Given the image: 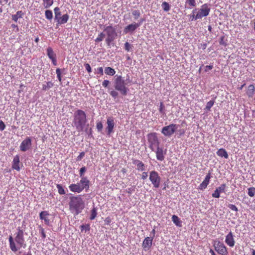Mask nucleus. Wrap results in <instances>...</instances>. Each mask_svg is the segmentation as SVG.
Wrapping results in <instances>:
<instances>
[{"mask_svg":"<svg viewBox=\"0 0 255 255\" xmlns=\"http://www.w3.org/2000/svg\"><path fill=\"white\" fill-rule=\"evenodd\" d=\"M97 209L96 208L94 207L91 210V216L90 217V220H94L97 216Z\"/></svg>","mask_w":255,"mask_h":255,"instance_id":"39","label":"nucleus"},{"mask_svg":"<svg viewBox=\"0 0 255 255\" xmlns=\"http://www.w3.org/2000/svg\"><path fill=\"white\" fill-rule=\"evenodd\" d=\"M185 4L189 6V8H191V7H196L197 5L195 0H186Z\"/></svg>","mask_w":255,"mask_h":255,"instance_id":"31","label":"nucleus"},{"mask_svg":"<svg viewBox=\"0 0 255 255\" xmlns=\"http://www.w3.org/2000/svg\"><path fill=\"white\" fill-rule=\"evenodd\" d=\"M133 46L129 44L128 42H126L125 43V49L127 51H130L132 50Z\"/></svg>","mask_w":255,"mask_h":255,"instance_id":"44","label":"nucleus"},{"mask_svg":"<svg viewBox=\"0 0 255 255\" xmlns=\"http://www.w3.org/2000/svg\"><path fill=\"white\" fill-rule=\"evenodd\" d=\"M105 36V34H104L103 32H101L98 35V36L95 40V42H99L102 41Z\"/></svg>","mask_w":255,"mask_h":255,"instance_id":"41","label":"nucleus"},{"mask_svg":"<svg viewBox=\"0 0 255 255\" xmlns=\"http://www.w3.org/2000/svg\"><path fill=\"white\" fill-rule=\"evenodd\" d=\"M23 13L22 11H17L15 14L12 15V19L15 22H17L18 19L22 17Z\"/></svg>","mask_w":255,"mask_h":255,"instance_id":"29","label":"nucleus"},{"mask_svg":"<svg viewBox=\"0 0 255 255\" xmlns=\"http://www.w3.org/2000/svg\"><path fill=\"white\" fill-rule=\"evenodd\" d=\"M255 93V87L253 84L249 85L248 87L247 95L249 98H252Z\"/></svg>","mask_w":255,"mask_h":255,"instance_id":"24","label":"nucleus"},{"mask_svg":"<svg viewBox=\"0 0 255 255\" xmlns=\"http://www.w3.org/2000/svg\"><path fill=\"white\" fill-rule=\"evenodd\" d=\"M159 111L161 114H162L163 115L165 114V107L163 102L160 103V108L159 109Z\"/></svg>","mask_w":255,"mask_h":255,"instance_id":"45","label":"nucleus"},{"mask_svg":"<svg viewBox=\"0 0 255 255\" xmlns=\"http://www.w3.org/2000/svg\"><path fill=\"white\" fill-rule=\"evenodd\" d=\"M219 43L220 45L226 46L227 45V40H225V36H221L220 38Z\"/></svg>","mask_w":255,"mask_h":255,"instance_id":"47","label":"nucleus"},{"mask_svg":"<svg viewBox=\"0 0 255 255\" xmlns=\"http://www.w3.org/2000/svg\"><path fill=\"white\" fill-rule=\"evenodd\" d=\"M212 177L211 173L209 171L206 175L204 180L198 186V189L204 190L205 189L210 183V179Z\"/></svg>","mask_w":255,"mask_h":255,"instance_id":"14","label":"nucleus"},{"mask_svg":"<svg viewBox=\"0 0 255 255\" xmlns=\"http://www.w3.org/2000/svg\"><path fill=\"white\" fill-rule=\"evenodd\" d=\"M149 179L155 188H158L160 186L161 178L157 172L152 170L149 172Z\"/></svg>","mask_w":255,"mask_h":255,"instance_id":"9","label":"nucleus"},{"mask_svg":"<svg viewBox=\"0 0 255 255\" xmlns=\"http://www.w3.org/2000/svg\"><path fill=\"white\" fill-rule=\"evenodd\" d=\"M16 230L14 238L11 235L8 238L9 248L14 253L16 252L21 248H25L26 246L24 238V230L19 227Z\"/></svg>","mask_w":255,"mask_h":255,"instance_id":"1","label":"nucleus"},{"mask_svg":"<svg viewBox=\"0 0 255 255\" xmlns=\"http://www.w3.org/2000/svg\"><path fill=\"white\" fill-rule=\"evenodd\" d=\"M45 8L50 7L53 3V0H42Z\"/></svg>","mask_w":255,"mask_h":255,"instance_id":"33","label":"nucleus"},{"mask_svg":"<svg viewBox=\"0 0 255 255\" xmlns=\"http://www.w3.org/2000/svg\"><path fill=\"white\" fill-rule=\"evenodd\" d=\"M84 66L86 68V70L87 71L88 73H90L92 72V69L91 68L90 65L88 63H85Z\"/></svg>","mask_w":255,"mask_h":255,"instance_id":"55","label":"nucleus"},{"mask_svg":"<svg viewBox=\"0 0 255 255\" xmlns=\"http://www.w3.org/2000/svg\"><path fill=\"white\" fill-rule=\"evenodd\" d=\"M56 73L57 74V77L58 80L61 82V71L59 68H57L56 70Z\"/></svg>","mask_w":255,"mask_h":255,"instance_id":"52","label":"nucleus"},{"mask_svg":"<svg viewBox=\"0 0 255 255\" xmlns=\"http://www.w3.org/2000/svg\"><path fill=\"white\" fill-rule=\"evenodd\" d=\"M207 47V44L206 43H201L200 44L199 46L200 48H202V49L204 50Z\"/></svg>","mask_w":255,"mask_h":255,"instance_id":"62","label":"nucleus"},{"mask_svg":"<svg viewBox=\"0 0 255 255\" xmlns=\"http://www.w3.org/2000/svg\"><path fill=\"white\" fill-rule=\"evenodd\" d=\"M179 125L171 124L168 126L163 127L161 132L166 137L171 136L177 130Z\"/></svg>","mask_w":255,"mask_h":255,"instance_id":"7","label":"nucleus"},{"mask_svg":"<svg viewBox=\"0 0 255 255\" xmlns=\"http://www.w3.org/2000/svg\"><path fill=\"white\" fill-rule=\"evenodd\" d=\"M248 194L250 197H254L255 195V187H250L248 188Z\"/></svg>","mask_w":255,"mask_h":255,"instance_id":"42","label":"nucleus"},{"mask_svg":"<svg viewBox=\"0 0 255 255\" xmlns=\"http://www.w3.org/2000/svg\"><path fill=\"white\" fill-rule=\"evenodd\" d=\"M86 123V115L84 111L77 110L74 112L72 123L78 131L83 130Z\"/></svg>","mask_w":255,"mask_h":255,"instance_id":"3","label":"nucleus"},{"mask_svg":"<svg viewBox=\"0 0 255 255\" xmlns=\"http://www.w3.org/2000/svg\"><path fill=\"white\" fill-rule=\"evenodd\" d=\"M56 187L58 189V193L60 195L65 194V193H66L65 191L61 185L57 184H56Z\"/></svg>","mask_w":255,"mask_h":255,"instance_id":"38","label":"nucleus"},{"mask_svg":"<svg viewBox=\"0 0 255 255\" xmlns=\"http://www.w3.org/2000/svg\"><path fill=\"white\" fill-rule=\"evenodd\" d=\"M5 126L4 123L2 121H0V130L2 131L4 129Z\"/></svg>","mask_w":255,"mask_h":255,"instance_id":"58","label":"nucleus"},{"mask_svg":"<svg viewBox=\"0 0 255 255\" xmlns=\"http://www.w3.org/2000/svg\"><path fill=\"white\" fill-rule=\"evenodd\" d=\"M138 27H139V24H137L136 22H133L132 23L127 25L124 28V33L125 34L132 33H133Z\"/></svg>","mask_w":255,"mask_h":255,"instance_id":"18","label":"nucleus"},{"mask_svg":"<svg viewBox=\"0 0 255 255\" xmlns=\"http://www.w3.org/2000/svg\"><path fill=\"white\" fill-rule=\"evenodd\" d=\"M111 219L109 217L106 218L105 222L107 224H109L111 222Z\"/></svg>","mask_w":255,"mask_h":255,"instance_id":"64","label":"nucleus"},{"mask_svg":"<svg viewBox=\"0 0 255 255\" xmlns=\"http://www.w3.org/2000/svg\"><path fill=\"white\" fill-rule=\"evenodd\" d=\"M86 171V167L84 166L81 168L79 170V176L81 177V179H82L83 178H85L87 180H89L87 177L84 176Z\"/></svg>","mask_w":255,"mask_h":255,"instance_id":"32","label":"nucleus"},{"mask_svg":"<svg viewBox=\"0 0 255 255\" xmlns=\"http://www.w3.org/2000/svg\"><path fill=\"white\" fill-rule=\"evenodd\" d=\"M217 154L218 156L224 157L226 159L228 158L229 156L226 150L224 148H220L217 151Z\"/></svg>","mask_w":255,"mask_h":255,"instance_id":"26","label":"nucleus"},{"mask_svg":"<svg viewBox=\"0 0 255 255\" xmlns=\"http://www.w3.org/2000/svg\"><path fill=\"white\" fill-rule=\"evenodd\" d=\"M153 237H146L144 239L142 243V248L144 251L149 250L152 244Z\"/></svg>","mask_w":255,"mask_h":255,"instance_id":"20","label":"nucleus"},{"mask_svg":"<svg viewBox=\"0 0 255 255\" xmlns=\"http://www.w3.org/2000/svg\"><path fill=\"white\" fill-rule=\"evenodd\" d=\"M107 124L106 130L107 131V135L110 136L111 133L113 132L115 126V123L113 117H108L107 118Z\"/></svg>","mask_w":255,"mask_h":255,"instance_id":"16","label":"nucleus"},{"mask_svg":"<svg viewBox=\"0 0 255 255\" xmlns=\"http://www.w3.org/2000/svg\"><path fill=\"white\" fill-rule=\"evenodd\" d=\"M97 128L99 131H101L103 129V124L101 122H98L96 125Z\"/></svg>","mask_w":255,"mask_h":255,"instance_id":"54","label":"nucleus"},{"mask_svg":"<svg viewBox=\"0 0 255 255\" xmlns=\"http://www.w3.org/2000/svg\"><path fill=\"white\" fill-rule=\"evenodd\" d=\"M46 52L47 56L51 60L53 65L56 66L57 64L56 54L54 52L53 49L51 47H48L46 49Z\"/></svg>","mask_w":255,"mask_h":255,"instance_id":"13","label":"nucleus"},{"mask_svg":"<svg viewBox=\"0 0 255 255\" xmlns=\"http://www.w3.org/2000/svg\"><path fill=\"white\" fill-rule=\"evenodd\" d=\"M210 8L207 3L203 4L200 9H198V12L196 13V17L199 19H202L203 17H206L209 14Z\"/></svg>","mask_w":255,"mask_h":255,"instance_id":"11","label":"nucleus"},{"mask_svg":"<svg viewBox=\"0 0 255 255\" xmlns=\"http://www.w3.org/2000/svg\"><path fill=\"white\" fill-rule=\"evenodd\" d=\"M104 71L106 75L109 76H114L116 73L115 69L110 67H106Z\"/></svg>","mask_w":255,"mask_h":255,"instance_id":"28","label":"nucleus"},{"mask_svg":"<svg viewBox=\"0 0 255 255\" xmlns=\"http://www.w3.org/2000/svg\"><path fill=\"white\" fill-rule=\"evenodd\" d=\"M148 177V172L146 171H144L141 174V179L142 180H145Z\"/></svg>","mask_w":255,"mask_h":255,"instance_id":"56","label":"nucleus"},{"mask_svg":"<svg viewBox=\"0 0 255 255\" xmlns=\"http://www.w3.org/2000/svg\"><path fill=\"white\" fill-rule=\"evenodd\" d=\"M45 15L46 19L48 20L52 19L53 17V13L51 10H46L45 11Z\"/></svg>","mask_w":255,"mask_h":255,"instance_id":"36","label":"nucleus"},{"mask_svg":"<svg viewBox=\"0 0 255 255\" xmlns=\"http://www.w3.org/2000/svg\"><path fill=\"white\" fill-rule=\"evenodd\" d=\"M214 100H211L208 102L206 104L205 110H206L207 111H210L211 108L214 105Z\"/></svg>","mask_w":255,"mask_h":255,"instance_id":"37","label":"nucleus"},{"mask_svg":"<svg viewBox=\"0 0 255 255\" xmlns=\"http://www.w3.org/2000/svg\"><path fill=\"white\" fill-rule=\"evenodd\" d=\"M84 208V202L81 195L72 196L70 198L69 208L74 215H78L81 213Z\"/></svg>","mask_w":255,"mask_h":255,"instance_id":"4","label":"nucleus"},{"mask_svg":"<svg viewBox=\"0 0 255 255\" xmlns=\"http://www.w3.org/2000/svg\"><path fill=\"white\" fill-rule=\"evenodd\" d=\"M132 14L134 16V19L137 20L140 17L141 13L139 10H133L132 11Z\"/></svg>","mask_w":255,"mask_h":255,"instance_id":"35","label":"nucleus"},{"mask_svg":"<svg viewBox=\"0 0 255 255\" xmlns=\"http://www.w3.org/2000/svg\"><path fill=\"white\" fill-rule=\"evenodd\" d=\"M131 82L129 77L125 79L121 75H116L114 77V85L116 90L119 91L122 95L126 96L129 91L128 84Z\"/></svg>","mask_w":255,"mask_h":255,"instance_id":"2","label":"nucleus"},{"mask_svg":"<svg viewBox=\"0 0 255 255\" xmlns=\"http://www.w3.org/2000/svg\"><path fill=\"white\" fill-rule=\"evenodd\" d=\"M172 221L177 227H181L182 222L180 220V218L176 215H173L172 216Z\"/></svg>","mask_w":255,"mask_h":255,"instance_id":"25","label":"nucleus"},{"mask_svg":"<svg viewBox=\"0 0 255 255\" xmlns=\"http://www.w3.org/2000/svg\"><path fill=\"white\" fill-rule=\"evenodd\" d=\"M53 86V83L51 81H49L46 82V84H43L42 90L43 91H47L51 88Z\"/></svg>","mask_w":255,"mask_h":255,"instance_id":"30","label":"nucleus"},{"mask_svg":"<svg viewBox=\"0 0 255 255\" xmlns=\"http://www.w3.org/2000/svg\"><path fill=\"white\" fill-rule=\"evenodd\" d=\"M85 155V152L83 151L81 152L80 154L77 157L76 160L77 161H80L84 156Z\"/></svg>","mask_w":255,"mask_h":255,"instance_id":"48","label":"nucleus"},{"mask_svg":"<svg viewBox=\"0 0 255 255\" xmlns=\"http://www.w3.org/2000/svg\"><path fill=\"white\" fill-rule=\"evenodd\" d=\"M226 185L225 184H222L220 186L216 188L214 192L212 193V197L216 198H219L220 197V193L226 192Z\"/></svg>","mask_w":255,"mask_h":255,"instance_id":"17","label":"nucleus"},{"mask_svg":"<svg viewBox=\"0 0 255 255\" xmlns=\"http://www.w3.org/2000/svg\"><path fill=\"white\" fill-rule=\"evenodd\" d=\"M95 73L99 74L100 76L103 75V69L102 67H98L97 69H95Z\"/></svg>","mask_w":255,"mask_h":255,"instance_id":"46","label":"nucleus"},{"mask_svg":"<svg viewBox=\"0 0 255 255\" xmlns=\"http://www.w3.org/2000/svg\"><path fill=\"white\" fill-rule=\"evenodd\" d=\"M228 207L232 211H234L236 212L238 211V208L235 205L231 204H229Z\"/></svg>","mask_w":255,"mask_h":255,"instance_id":"51","label":"nucleus"},{"mask_svg":"<svg viewBox=\"0 0 255 255\" xmlns=\"http://www.w3.org/2000/svg\"><path fill=\"white\" fill-rule=\"evenodd\" d=\"M166 149L164 150L163 147H160L159 146H158L156 150L155 149L154 151L155 152L156 158L158 160H164L165 158V155L166 154Z\"/></svg>","mask_w":255,"mask_h":255,"instance_id":"15","label":"nucleus"},{"mask_svg":"<svg viewBox=\"0 0 255 255\" xmlns=\"http://www.w3.org/2000/svg\"><path fill=\"white\" fill-rule=\"evenodd\" d=\"M54 11L55 15L61 16V12L60 11L59 7H55L54 9Z\"/></svg>","mask_w":255,"mask_h":255,"instance_id":"53","label":"nucleus"},{"mask_svg":"<svg viewBox=\"0 0 255 255\" xmlns=\"http://www.w3.org/2000/svg\"><path fill=\"white\" fill-rule=\"evenodd\" d=\"M147 139L149 143V147L152 151H154L155 147H158L159 142L155 132L150 133L147 135Z\"/></svg>","mask_w":255,"mask_h":255,"instance_id":"8","label":"nucleus"},{"mask_svg":"<svg viewBox=\"0 0 255 255\" xmlns=\"http://www.w3.org/2000/svg\"><path fill=\"white\" fill-rule=\"evenodd\" d=\"M19 156L18 155H16L14 157L12 162V168L13 169H15L16 170L19 171L20 169L19 167Z\"/></svg>","mask_w":255,"mask_h":255,"instance_id":"23","label":"nucleus"},{"mask_svg":"<svg viewBox=\"0 0 255 255\" xmlns=\"http://www.w3.org/2000/svg\"><path fill=\"white\" fill-rule=\"evenodd\" d=\"M38 229L39 233L41 235L42 238L44 239L46 238V234L45 233L44 229L40 225L38 226Z\"/></svg>","mask_w":255,"mask_h":255,"instance_id":"43","label":"nucleus"},{"mask_svg":"<svg viewBox=\"0 0 255 255\" xmlns=\"http://www.w3.org/2000/svg\"><path fill=\"white\" fill-rule=\"evenodd\" d=\"M161 6L163 8V9L166 11L167 12L170 10V6L169 3L166 1H164L162 2L161 4Z\"/></svg>","mask_w":255,"mask_h":255,"instance_id":"34","label":"nucleus"},{"mask_svg":"<svg viewBox=\"0 0 255 255\" xmlns=\"http://www.w3.org/2000/svg\"><path fill=\"white\" fill-rule=\"evenodd\" d=\"M110 94L113 98L115 99L118 96V92L116 90H112L110 92Z\"/></svg>","mask_w":255,"mask_h":255,"instance_id":"49","label":"nucleus"},{"mask_svg":"<svg viewBox=\"0 0 255 255\" xmlns=\"http://www.w3.org/2000/svg\"><path fill=\"white\" fill-rule=\"evenodd\" d=\"M213 68V66L212 65H207L205 67V71L207 72L210 70L212 69Z\"/></svg>","mask_w":255,"mask_h":255,"instance_id":"60","label":"nucleus"},{"mask_svg":"<svg viewBox=\"0 0 255 255\" xmlns=\"http://www.w3.org/2000/svg\"><path fill=\"white\" fill-rule=\"evenodd\" d=\"M189 17H190V19H191V20L193 21V20H196L197 19H199L198 17H196V14H191L189 15Z\"/></svg>","mask_w":255,"mask_h":255,"instance_id":"57","label":"nucleus"},{"mask_svg":"<svg viewBox=\"0 0 255 255\" xmlns=\"http://www.w3.org/2000/svg\"><path fill=\"white\" fill-rule=\"evenodd\" d=\"M69 18V16L68 14H65L60 17L58 21V24H62L66 23Z\"/></svg>","mask_w":255,"mask_h":255,"instance_id":"27","label":"nucleus"},{"mask_svg":"<svg viewBox=\"0 0 255 255\" xmlns=\"http://www.w3.org/2000/svg\"><path fill=\"white\" fill-rule=\"evenodd\" d=\"M49 215V212L47 211H42L39 213L40 219L43 220L45 225L47 226H49L50 223V220L48 218Z\"/></svg>","mask_w":255,"mask_h":255,"instance_id":"22","label":"nucleus"},{"mask_svg":"<svg viewBox=\"0 0 255 255\" xmlns=\"http://www.w3.org/2000/svg\"><path fill=\"white\" fill-rule=\"evenodd\" d=\"M80 228L81 229V232L85 231V232L86 233L88 231H90V228L89 224H85V225H82L80 226Z\"/></svg>","mask_w":255,"mask_h":255,"instance_id":"40","label":"nucleus"},{"mask_svg":"<svg viewBox=\"0 0 255 255\" xmlns=\"http://www.w3.org/2000/svg\"><path fill=\"white\" fill-rule=\"evenodd\" d=\"M104 31L106 32L107 35L106 42L108 46H110L111 42L115 39L117 36L116 29L112 25H109L104 29Z\"/></svg>","mask_w":255,"mask_h":255,"instance_id":"6","label":"nucleus"},{"mask_svg":"<svg viewBox=\"0 0 255 255\" xmlns=\"http://www.w3.org/2000/svg\"><path fill=\"white\" fill-rule=\"evenodd\" d=\"M135 190V186H133L126 189V192L129 194H132Z\"/></svg>","mask_w":255,"mask_h":255,"instance_id":"50","label":"nucleus"},{"mask_svg":"<svg viewBox=\"0 0 255 255\" xmlns=\"http://www.w3.org/2000/svg\"><path fill=\"white\" fill-rule=\"evenodd\" d=\"M226 244L230 247H233L235 244L233 234L232 232H230L226 236L225 241Z\"/></svg>","mask_w":255,"mask_h":255,"instance_id":"19","label":"nucleus"},{"mask_svg":"<svg viewBox=\"0 0 255 255\" xmlns=\"http://www.w3.org/2000/svg\"><path fill=\"white\" fill-rule=\"evenodd\" d=\"M11 27L13 28V30L15 31V32H18L19 31V28H18V27L17 25H15L14 24H11Z\"/></svg>","mask_w":255,"mask_h":255,"instance_id":"61","label":"nucleus"},{"mask_svg":"<svg viewBox=\"0 0 255 255\" xmlns=\"http://www.w3.org/2000/svg\"><path fill=\"white\" fill-rule=\"evenodd\" d=\"M214 247L216 251L221 255H228V252L225 245L219 241H216L214 243Z\"/></svg>","mask_w":255,"mask_h":255,"instance_id":"10","label":"nucleus"},{"mask_svg":"<svg viewBox=\"0 0 255 255\" xmlns=\"http://www.w3.org/2000/svg\"><path fill=\"white\" fill-rule=\"evenodd\" d=\"M89 180H87L85 178H83L80 180L79 183L70 184L69 186V188L72 192L79 193L84 189H85L86 191H87L89 188Z\"/></svg>","mask_w":255,"mask_h":255,"instance_id":"5","label":"nucleus"},{"mask_svg":"<svg viewBox=\"0 0 255 255\" xmlns=\"http://www.w3.org/2000/svg\"><path fill=\"white\" fill-rule=\"evenodd\" d=\"M109 83L110 81L109 80H105L102 83V86L105 88H107L109 85Z\"/></svg>","mask_w":255,"mask_h":255,"instance_id":"59","label":"nucleus"},{"mask_svg":"<svg viewBox=\"0 0 255 255\" xmlns=\"http://www.w3.org/2000/svg\"><path fill=\"white\" fill-rule=\"evenodd\" d=\"M32 147V140L31 137L27 136L21 142L19 148L20 150L22 152H26L31 148Z\"/></svg>","mask_w":255,"mask_h":255,"instance_id":"12","label":"nucleus"},{"mask_svg":"<svg viewBox=\"0 0 255 255\" xmlns=\"http://www.w3.org/2000/svg\"><path fill=\"white\" fill-rule=\"evenodd\" d=\"M132 163L136 166V169L139 171H143L145 170L146 166L141 161L132 159Z\"/></svg>","mask_w":255,"mask_h":255,"instance_id":"21","label":"nucleus"},{"mask_svg":"<svg viewBox=\"0 0 255 255\" xmlns=\"http://www.w3.org/2000/svg\"><path fill=\"white\" fill-rule=\"evenodd\" d=\"M155 227H154L153 230H152L151 232L150 233V237H153V238L155 236Z\"/></svg>","mask_w":255,"mask_h":255,"instance_id":"63","label":"nucleus"}]
</instances>
